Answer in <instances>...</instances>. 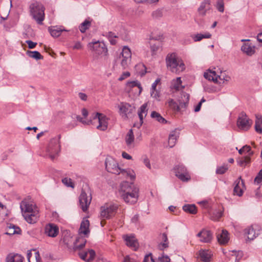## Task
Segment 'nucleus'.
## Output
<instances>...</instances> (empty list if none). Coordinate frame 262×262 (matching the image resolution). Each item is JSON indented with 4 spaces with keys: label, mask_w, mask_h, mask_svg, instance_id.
Masks as SVG:
<instances>
[{
    "label": "nucleus",
    "mask_w": 262,
    "mask_h": 262,
    "mask_svg": "<svg viewBox=\"0 0 262 262\" xmlns=\"http://www.w3.org/2000/svg\"><path fill=\"white\" fill-rule=\"evenodd\" d=\"M91 23L90 21L85 19L79 26V30L81 33H84L91 26Z\"/></svg>",
    "instance_id": "c03bdc74"
},
{
    "label": "nucleus",
    "mask_w": 262,
    "mask_h": 262,
    "mask_svg": "<svg viewBox=\"0 0 262 262\" xmlns=\"http://www.w3.org/2000/svg\"><path fill=\"white\" fill-rule=\"evenodd\" d=\"M212 35L209 32H206L204 34L198 33L191 36L194 42H198L202 40L204 38H210Z\"/></svg>",
    "instance_id": "473e14b6"
},
{
    "label": "nucleus",
    "mask_w": 262,
    "mask_h": 262,
    "mask_svg": "<svg viewBox=\"0 0 262 262\" xmlns=\"http://www.w3.org/2000/svg\"><path fill=\"white\" fill-rule=\"evenodd\" d=\"M219 79L223 83L228 82L230 80V77L226 75L225 72H221L220 75H217V79Z\"/></svg>",
    "instance_id": "09e8293b"
},
{
    "label": "nucleus",
    "mask_w": 262,
    "mask_h": 262,
    "mask_svg": "<svg viewBox=\"0 0 262 262\" xmlns=\"http://www.w3.org/2000/svg\"><path fill=\"white\" fill-rule=\"evenodd\" d=\"M151 16L154 19H159L162 17L163 12L161 9H157L152 12Z\"/></svg>",
    "instance_id": "864d4df0"
},
{
    "label": "nucleus",
    "mask_w": 262,
    "mask_h": 262,
    "mask_svg": "<svg viewBox=\"0 0 262 262\" xmlns=\"http://www.w3.org/2000/svg\"><path fill=\"white\" fill-rule=\"evenodd\" d=\"M25 220L29 224H34L37 222L39 217L38 210H35L31 212H27L23 214Z\"/></svg>",
    "instance_id": "dca6fc26"
},
{
    "label": "nucleus",
    "mask_w": 262,
    "mask_h": 262,
    "mask_svg": "<svg viewBox=\"0 0 262 262\" xmlns=\"http://www.w3.org/2000/svg\"><path fill=\"white\" fill-rule=\"evenodd\" d=\"M93 119H97L99 122V125L97 128L101 130H105L107 128L108 119L105 115L103 114L96 113L94 114Z\"/></svg>",
    "instance_id": "4468645a"
},
{
    "label": "nucleus",
    "mask_w": 262,
    "mask_h": 262,
    "mask_svg": "<svg viewBox=\"0 0 262 262\" xmlns=\"http://www.w3.org/2000/svg\"><path fill=\"white\" fill-rule=\"evenodd\" d=\"M80 257L86 261H91L93 260L95 257V252L92 249L89 250L88 252H82L79 253Z\"/></svg>",
    "instance_id": "4be33fe9"
},
{
    "label": "nucleus",
    "mask_w": 262,
    "mask_h": 262,
    "mask_svg": "<svg viewBox=\"0 0 262 262\" xmlns=\"http://www.w3.org/2000/svg\"><path fill=\"white\" fill-rule=\"evenodd\" d=\"M119 206L113 203H105L100 207V216L101 219L109 220L114 217Z\"/></svg>",
    "instance_id": "20e7f679"
},
{
    "label": "nucleus",
    "mask_w": 262,
    "mask_h": 262,
    "mask_svg": "<svg viewBox=\"0 0 262 262\" xmlns=\"http://www.w3.org/2000/svg\"><path fill=\"white\" fill-rule=\"evenodd\" d=\"M125 140L126 144L128 147L131 148H134L135 147V138L132 129H129L128 133H127L125 138Z\"/></svg>",
    "instance_id": "a878e982"
},
{
    "label": "nucleus",
    "mask_w": 262,
    "mask_h": 262,
    "mask_svg": "<svg viewBox=\"0 0 262 262\" xmlns=\"http://www.w3.org/2000/svg\"><path fill=\"white\" fill-rule=\"evenodd\" d=\"M24 258L18 254H10L6 258V262H23Z\"/></svg>",
    "instance_id": "c85d7f7f"
},
{
    "label": "nucleus",
    "mask_w": 262,
    "mask_h": 262,
    "mask_svg": "<svg viewBox=\"0 0 262 262\" xmlns=\"http://www.w3.org/2000/svg\"><path fill=\"white\" fill-rule=\"evenodd\" d=\"M252 124V121L248 117L245 112H243L239 114L237 121V125L239 128L247 130Z\"/></svg>",
    "instance_id": "0eeeda50"
},
{
    "label": "nucleus",
    "mask_w": 262,
    "mask_h": 262,
    "mask_svg": "<svg viewBox=\"0 0 262 262\" xmlns=\"http://www.w3.org/2000/svg\"><path fill=\"white\" fill-rule=\"evenodd\" d=\"M121 197L129 204H135L138 200L139 189L133 183L123 182L121 184Z\"/></svg>",
    "instance_id": "f257e3e1"
},
{
    "label": "nucleus",
    "mask_w": 262,
    "mask_h": 262,
    "mask_svg": "<svg viewBox=\"0 0 262 262\" xmlns=\"http://www.w3.org/2000/svg\"><path fill=\"white\" fill-rule=\"evenodd\" d=\"M183 96L184 97V102H181L180 100L179 104H178V106L179 107V112L182 109H183V108L185 109L186 107L187 104L188 103V101H189V96L188 94L183 93Z\"/></svg>",
    "instance_id": "58836bf2"
},
{
    "label": "nucleus",
    "mask_w": 262,
    "mask_h": 262,
    "mask_svg": "<svg viewBox=\"0 0 262 262\" xmlns=\"http://www.w3.org/2000/svg\"><path fill=\"white\" fill-rule=\"evenodd\" d=\"M132 59V53L128 47L124 46L118 57V61L122 69H128Z\"/></svg>",
    "instance_id": "39448f33"
},
{
    "label": "nucleus",
    "mask_w": 262,
    "mask_h": 262,
    "mask_svg": "<svg viewBox=\"0 0 262 262\" xmlns=\"http://www.w3.org/2000/svg\"><path fill=\"white\" fill-rule=\"evenodd\" d=\"M170 258L168 256H162L158 258V262H170Z\"/></svg>",
    "instance_id": "338daca9"
},
{
    "label": "nucleus",
    "mask_w": 262,
    "mask_h": 262,
    "mask_svg": "<svg viewBox=\"0 0 262 262\" xmlns=\"http://www.w3.org/2000/svg\"><path fill=\"white\" fill-rule=\"evenodd\" d=\"M60 145L59 141L56 139H52L50 142L47 149L48 155L52 160H54L59 151Z\"/></svg>",
    "instance_id": "1a4fd4ad"
},
{
    "label": "nucleus",
    "mask_w": 262,
    "mask_h": 262,
    "mask_svg": "<svg viewBox=\"0 0 262 262\" xmlns=\"http://www.w3.org/2000/svg\"><path fill=\"white\" fill-rule=\"evenodd\" d=\"M244 234L247 236V238L250 241L255 239L259 234L258 232H256L253 225L248 227L244 230Z\"/></svg>",
    "instance_id": "b1692460"
},
{
    "label": "nucleus",
    "mask_w": 262,
    "mask_h": 262,
    "mask_svg": "<svg viewBox=\"0 0 262 262\" xmlns=\"http://www.w3.org/2000/svg\"><path fill=\"white\" fill-rule=\"evenodd\" d=\"M20 232L21 230L20 228L15 225L11 224L8 228L6 234L9 235H13L14 234H20Z\"/></svg>",
    "instance_id": "4c0bfd02"
},
{
    "label": "nucleus",
    "mask_w": 262,
    "mask_h": 262,
    "mask_svg": "<svg viewBox=\"0 0 262 262\" xmlns=\"http://www.w3.org/2000/svg\"><path fill=\"white\" fill-rule=\"evenodd\" d=\"M62 183L67 187L74 188V185L70 178H65L62 180Z\"/></svg>",
    "instance_id": "6e6d98bb"
},
{
    "label": "nucleus",
    "mask_w": 262,
    "mask_h": 262,
    "mask_svg": "<svg viewBox=\"0 0 262 262\" xmlns=\"http://www.w3.org/2000/svg\"><path fill=\"white\" fill-rule=\"evenodd\" d=\"M130 75V74L129 72H123L121 75L118 78V80L119 81H122L123 80H124L125 79L129 77Z\"/></svg>",
    "instance_id": "69168bd1"
},
{
    "label": "nucleus",
    "mask_w": 262,
    "mask_h": 262,
    "mask_svg": "<svg viewBox=\"0 0 262 262\" xmlns=\"http://www.w3.org/2000/svg\"><path fill=\"white\" fill-rule=\"evenodd\" d=\"M151 117L155 118L160 123L165 124L167 123L166 120H165L159 113L153 111L151 113Z\"/></svg>",
    "instance_id": "79ce46f5"
},
{
    "label": "nucleus",
    "mask_w": 262,
    "mask_h": 262,
    "mask_svg": "<svg viewBox=\"0 0 262 262\" xmlns=\"http://www.w3.org/2000/svg\"><path fill=\"white\" fill-rule=\"evenodd\" d=\"M254 182L257 184H262V169L254 179Z\"/></svg>",
    "instance_id": "bf43d9fd"
},
{
    "label": "nucleus",
    "mask_w": 262,
    "mask_h": 262,
    "mask_svg": "<svg viewBox=\"0 0 262 262\" xmlns=\"http://www.w3.org/2000/svg\"><path fill=\"white\" fill-rule=\"evenodd\" d=\"M232 253L234 254H232V255H235L236 256L235 262H238L239 259L242 257L243 256V252L241 251H233Z\"/></svg>",
    "instance_id": "e2e57ef3"
},
{
    "label": "nucleus",
    "mask_w": 262,
    "mask_h": 262,
    "mask_svg": "<svg viewBox=\"0 0 262 262\" xmlns=\"http://www.w3.org/2000/svg\"><path fill=\"white\" fill-rule=\"evenodd\" d=\"M197 236L200 238V241L203 243H209L212 238V234L209 230L203 229L197 234Z\"/></svg>",
    "instance_id": "6ab92c4d"
},
{
    "label": "nucleus",
    "mask_w": 262,
    "mask_h": 262,
    "mask_svg": "<svg viewBox=\"0 0 262 262\" xmlns=\"http://www.w3.org/2000/svg\"><path fill=\"white\" fill-rule=\"evenodd\" d=\"M48 31L51 35L53 37H59L63 31H67L63 27L61 26H51L48 28Z\"/></svg>",
    "instance_id": "5701e85b"
},
{
    "label": "nucleus",
    "mask_w": 262,
    "mask_h": 262,
    "mask_svg": "<svg viewBox=\"0 0 262 262\" xmlns=\"http://www.w3.org/2000/svg\"><path fill=\"white\" fill-rule=\"evenodd\" d=\"M179 135L180 133L177 129L170 132L168 138V145L170 147H172L174 146Z\"/></svg>",
    "instance_id": "393cba45"
},
{
    "label": "nucleus",
    "mask_w": 262,
    "mask_h": 262,
    "mask_svg": "<svg viewBox=\"0 0 262 262\" xmlns=\"http://www.w3.org/2000/svg\"><path fill=\"white\" fill-rule=\"evenodd\" d=\"M255 131L259 134L262 133V117L261 115H256L254 125Z\"/></svg>",
    "instance_id": "72a5a7b5"
},
{
    "label": "nucleus",
    "mask_w": 262,
    "mask_h": 262,
    "mask_svg": "<svg viewBox=\"0 0 262 262\" xmlns=\"http://www.w3.org/2000/svg\"><path fill=\"white\" fill-rule=\"evenodd\" d=\"M162 239L163 241V243L161 244L162 248H166L168 247V238L166 233H163L162 234Z\"/></svg>",
    "instance_id": "5fc2aeb1"
},
{
    "label": "nucleus",
    "mask_w": 262,
    "mask_h": 262,
    "mask_svg": "<svg viewBox=\"0 0 262 262\" xmlns=\"http://www.w3.org/2000/svg\"><path fill=\"white\" fill-rule=\"evenodd\" d=\"M199 255L201 258V259L205 262H207L209 261L210 258V255L208 253L207 251L205 250H200L199 251Z\"/></svg>",
    "instance_id": "49530a36"
},
{
    "label": "nucleus",
    "mask_w": 262,
    "mask_h": 262,
    "mask_svg": "<svg viewBox=\"0 0 262 262\" xmlns=\"http://www.w3.org/2000/svg\"><path fill=\"white\" fill-rule=\"evenodd\" d=\"M27 54L29 57L35 59L36 60L42 59L43 58L40 53L36 51H28L27 52Z\"/></svg>",
    "instance_id": "37998d69"
},
{
    "label": "nucleus",
    "mask_w": 262,
    "mask_h": 262,
    "mask_svg": "<svg viewBox=\"0 0 262 262\" xmlns=\"http://www.w3.org/2000/svg\"><path fill=\"white\" fill-rule=\"evenodd\" d=\"M86 240L83 238H77L73 243V249L75 251L82 249L85 245Z\"/></svg>",
    "instance_id": "2f4dec72"
},
{
    "label": "nucleus",
    "mask_w": 262,
    "mask_h": 262,
    "mask_svg": "<svg viewBox=\"0 0 262 262\" xmlns=\"http://www.w3.org/2000/svg\"><path fill=\"white\" fill-rule=\"evenodd\" d=\"M119 113L123 119H127L135 111V107L126 102H121L118 106Z\"/></svg>",
    "instance_id": "423d86ee"
},
{
    "label": "nucleus",
    "mask_w": 262,
    "mask_h": 262,
    "mask_svg": "<svg viewBox=\"0 0 262 262\" xmlns=\"http://www.w3.org/2000/svg\"><path fill=\"white\" fill-rule=\"evenodd\" d=\"M228 169V166L227 164L217 167L216 173L218 174H223L225 173Z\"/></svg>",
    "instance_id": "8fccbe9b"
},
{
    "label": "nucleus",
    "mask_w": 262,
    "mask_h": 262,
    "mask_svg": "<svg viewBox=\"0 0 262 262\" xmlns=\"http://www.w3.org/2000/svg\"><path fill=\"white\" fill-rule=\"evenodd\" d=\"M176 176L183 182H187L190 179L186 168L183 165H178L174 168Z\"/></svg>",
    "instance_id": "9d476101"
},
{
    "label": "nucleus",
    "mask_w": 262,
    "mask_h": 262,
    "mask_svg": "<svg viewBox=\"0 0 262 262\" xmlns=\"http://www.w3.org/2000/svg\"><path fill=\"white\" fill-rule=\"evenodd\" d=\"M45 10L43 5L39 2H33L29 6L30 15L39 25L42 24L45 19Z\"/></svg>",
    "instance_id": "7ed1b4c3"
},
{
    "label": "nucleus",
    "mask_w": 262,
    "mask_h": 262,
    "mask_svg": "<svg viewBox=\"0 0 262 262\" xmlns=\"http://www.w3.org/2000/svg\"><path fill=\"white\" fill-rule=\"evenodd\" d=\"M105 168L106 170L111 173L116 174L120 171V167L118 163L112 157H107L105 162Z\"/></svg>",
    "instance_id": "f8f14e48"
},
{
    "label": "nucleus",
    "mask_w": 262,
    "mask_h": 262,
    "mask_svg": "<svg viewBox=\"0 0 262 262\" xmlns=\"http://www.w3.org/2000/svg\"><path fill=\"white\" fill-rule=\"evenodd\" d=\"M26 43L28 45V47L30 49H33L37 45L36 42H33L31 40H28L26 41Z\"/></svg>",
    "instance_id": "774afa93"
},
{
    "label": "nucleus",
    "mask_w": 262,
    "mask_h": 262,
    "mask_svg": "<svg viewBox=\"0 0 262 262\" xmlns=\"http://www.w3.org/2000/svg\"><path fill=\"white\" fill-rule=\"evenodd\" d=\"M241 50L248 55H252L255 52V47L249 43H245L242 46Z\"/></svg>",
    "instance_id": "c756f323"
},
{
    "label": "nucleus",
    "mask_w": 262,
    "mask_h": 262,
    "mask_svg": "<svg viewBox=\"0 0 262 262\" xmlns=\"http://www.w3.org/2000/svg\"><path fill=\"white\" fill-rule=\"evenodd\" d=\"M183 209L185 212L192 214H195L197 212L196 207L193 204L185 205L183 207Z\"/></svg>",
    "instance_id": "c9c22d12"
},
{
    "label": "nucleus",
    "mask_w": 262,
    "mask_h": 262,
    "mask_svg": "<svg viewBox=\"0 0 262 262\" xmlns=\"http://www.w3.org/2000/svg\"><path fill=\"white\" fill-rule=\"evenodd\" d=\"M147 103H145L142 105L139 108L138 115L140 119V126L143 123V119L146 116L148 112Z\"/></svg>",
    "instance_id": "bb28decb"
},
{
    "label": "nucleus",
    "mask_w": 262,
    "mask_h": 262,
    "mask_svg": "<svg viewBox=\"0 0 262 262\" xmlns=\"http://www.w3.org/2000/svg\"><path fill=\"white\" fill-rule=\"evenodd\" d=\"M222 215L223 212L222 211L216 210L213 211V212L212 213L211 216V219L214 221H217L222 216Z\"/></svg>",
    "instance_id": "de8ad7c7"
},
{
    "label": "nucleus",
    "mask_w": 262,
    "mask_h": 262,
    "mask_svg": "<svg viewBox=\"0 0 262 262\" xmlns=\"http://www.w3.org/2000/svg\"><path fill=\"white\" fill-rule=\"evenodd\" d=\"M216 9L219 11L223 12L224 11V4L223 0H219L216 4Z\"/></svg>",
    "instance_id": "4d7b16f0"
},
{
    "label": "nucleus",
    "mask_w": 262,
    "mask_h": 262,
    "mask_svg": "<svg viewBox=\"0 0 262 262\" xmlns=\"http://www.w3.org/2000/svg\"><path fill=\"white\" fill-rule=\"evenodd\" d=\"M172 88L176 91H179L184 88V86L182 84L181 77H178L176 79L172 81Z\"/></svg>",
    "instance_id": "e433bc0d"
},
{
    "label": "nucleus",
    "mask_w": 262,
    "mask_h": 262,
    "mask_svg": "<svg viewBox=\"0 0 262 262\" xmlns=\"http://www.w3.org/2000/svg\"><path fill=\"white\" fill-rule=\"evenodd\" d=\"M217 238L221 244L225 245L227 243L229 239L227 231L223 230L221 233L217 234Z\"/></svg>",
    "instance_id": "cd10ccee"
},
{
    "label": "nucleus",
    "mask_w": 262,
    "mask_h": 262,
    "mask_svg": "<svg viewBox=\"0 0 262 262\" xmlns=\"http://www.w3.org/2000/svg\"><path fill=\"white\" fill-rule=\"evenodd\" d=\"M120 176V178L121 179L128 178L132 181H134L136 178V174L134 170L130 169H123L120 168V171H118V173H116Z\"/></svg>",
    "instance_id": "aec40b11"
},
{
    "label": "nucleus",
    "mask_w": 262,
    "mask_h": 262,
    "mask_svg": "<svg viewBox=\"0 0 262 262\" xmlns=\"http://www.w3.org/2000/svg\"><path fill=\"white\" fill-rule=\"evenodd\" d=\"M167 104L168 106L174 112H179V107L178 106V103L174 101L172 99H169L167 101Z\"/></svg>",
    "instance_id": "a18cd8bd"
},
{
    "label": "nucleus",
    "mask_w": 262,
    "mask_h": 262,
    "mask_svg": "<svg viewBox=\"0 0 262 262\" xmlns=\"http://www.w3.org/2000/svg\"><path fill=\"white\" fill-rule=\"evenodd\" d=\"M212 6L210 0H204L202 1L198 8V15L201 17L210 14L212 12Z\"/></svg>",
    "instance_id": "9b49d317"
},
{
    "label": "nucleus",
    "mask_w": 262,
    "mask_h": 262,
    "mask_svg": "<svg viewBox=\"0 0 262 262\" xmlns=\"http://www.w3.org/2000/svg\"><path fill=\"white\" fill-rule=\"evenodd\" d=\"M243 149H244V152L247 153V156H249L251 157L253 155V151L251 150V148L250 146L245 145L243 146Z\"/></svg>",
    "instance_id": "680f3d73"
},
{
    "label": "nucleus",
    "mask_w": 262,
    "mask_h": 262,
    "mask_svg": "<svg viewBox=\"0 0 262 262\" xmlns=\"http://www.w3.org/2000/svg\"><path fill=\"white\" fill-rule=\"evenodd\" d=\"M59 232L58 227L54 224H47L45 228V233L48 236L56 237Z\"/></svg>",
    "instance_id": "f3484780"
},
{
    "label": "nucleus",
    "mask_w": 262,
    "mask_h": 262,
    "mask_svg": "<svg viewBox=\"0 0 262 262\" xmlns=\"http://www.w3.org/2000/svg\"><path fill=\"white\" fill-rule=\"evenodd\" d=\"M20 207L23 214L27 212H31L35 210H38L30 199H25L23 200L20 203Z\"/></svg>",
    "instance_id": "ddd939ff"
},
{
    "label": "nucleus",
    "mask_w": 262,
    "mask_h": 262,
    "mask_svg": "<svg viewBox=\"0 0 262 262\" xmlns=\"http://www.w3.org/2000/svg\"><path fill=\"white\" fill-rule=\"evenodd\" d=\"M91 200V196H88L87 194L82 190L79 197V206L83 212H85L88 210Z\"/></svg>",
    "instance_id": "2eb2a0df"
},
{
    "label": "nucleus",
    "mask_w": 262,
    "mask_h": 262,
    "mask_svg": "<svg viewBox=\"0 0 262 262\" xmlns=\"http://www.w3.org/2000/svg\"><path fill=\"white\" fill-rule=\"evenodd\" d=\"M204 77L208 80H211L213 81H217V74H216L215 71L211 70H208L204 74Z\"/></svg>",
    "instance_id": "7c9ffc66"
},
{
    "label": "nucleus",
    "mask_w": 262,
    "mask_h": 262,
    "mask_svg": "<svg viewBox=\"0 0 262 262\" xmlns=\"http://www.w3.org/2000/svg\"><path fill=\"white\" fill-rule=\"evenodd\" d=\"M237 162L239 166L245 167L250 163L251 158L249 156H246L237 160Z\"/></svg>",
    "instance_id": "a19ab883"
},
{
    "label": "nucleus",
    "mask_w": 262,
    "mask_h": 262,
    "mask_svg": "<svg viewBox=\"0 0 262 262\" xmlns=\"http://www.w3.org/2000/svg\"><path fill=\"white\" fill-rule=\"evenodd\" d=\"M143 262H155L151 253L145 256Z\"/></svg>",
    "instance_id": "0e129e2a"
},
{
    "label": "nucleus",
    "mask_w": 262,
    "mask_h": 262,
    "mask_svg": "<svg viewBox=\"0 0 262 262\" xmlns=\"http://www.w3.org/2000/svg\"><path fill=\"white\" fill-rule=\"evenodd\" d=\"M143 162L145 165L149 169H151V165L150 163V161L147 156L144 155L142 157Z\"/></svg>",
    "instance_id": "052dcab7"
},
{
    "label": "nucleus",
    "mask_w": 262,
    "mask_h": 262,
    "mask_svg": "<svg viewBox=\"0 0 262 262\" xmlns=\"http://www.w3.org/2000/svg\"><path fill=\"white\" fill-rule=\"evenodd\" d=\"M88 48L97 55L105 54L107 49L105 44L99 41H95L89 43Z\"/></svg>",
    "instance_id": "6e6552de"
},
{
    "label": "nucleus",
    "mask_w": 262,
    "mask_h": 262,
    "mask_svg": "<svg viewBox=\"0 0 262 262\" xmlns=\"http://www.w3.org/2000/svg\"><path fill=\"white\" fill-rule=\"evenodd\" d=\"M135 69L139 75L142 76L146 73V68L142 63H139L135 66Z\"/></svg>",
    "instance_id": "ea45409f"
},
{
    "label": "nucleus",
    "mask_w": 262,
    "mask_h": 262,
    "mask_svg": "<svg viewBox=\"0 0 262 262\" xmlns=\"http://www.w3.org/2000/svg\"><path fill=\"white\" fill-rule=\"evenodd\" d=\"M151 96L157 100H160V93L156 90H151L150 92Z\"/></svg>",
    "instance_id": "13d9d810"
},
{
    "label": "nucleus",
    "mask_w": 262,
    "mask_h": 262,
    "mask_svg": "<svg viewBox=\"0 0 262 262\" xmlns=\"http://www.w3.org/2000/svg\"><path fill=\"white\" fill-rule=\"evenodd\" d=\"M160 47L159 42L156 43H151L150 45V49L151 52V55H155L157 54V51L159 50Z\"/></svg>",
    "instance_id": "3c124183"
},
{
    "label": "nucleus",
    "mask_w": 262,
    "mask_h": 262,
    "mask_svg": "<svg viewBox=\"0 0 262 262\" xmlns=\"http://www.w3.org/2000/svg\"><path fill=\"white\" fill-rule=\"evenodd\" d=\"M127 85L130 87H136L137 86L139 89V93H140L142 91V87L140 83L138 81H133L128 82L127 83Z\"/></svg>",
    "instance_id": "603ef678"
},
{
    "label": "nucleus",
    "mask_w": 262,
    "mask_h": 262,
    "mask_svg": "<svg viewBox=\"0 0 262 262\" xmlns=\"http://www.w3.org/2000/svg\"><path fill=\"white\" fill-rule=\"evenodd\" d=\"M167 68L172 73L179 74L185 69L183 60L178 57L176 53L168 54L166 57Z\"/></svg>",
    "instance_id": "f03ea898"
},
{
    "label": "nucleus",
    "mask_w": 262,
    "mask_h": 262,
    "mask_svg": "<svg viewBox=\"0 0 262 262\" xmlns=\"http://www.w3.org/2000/svg\"><path fill=\"white\" fill-rule=\"evenodd\" d=\"M234 184L235 186L233 190L234 194L239 196H242L243 193L245 184L243 180L242 179L241 177L235 181Z\"/></svg>",
    "instance_id": "a211bd4d"
},
{
    "label": "nucleus",
    "mask_w": 262,
    "mask_h": 262,
    "mask_svg": "<svg viewBox=\"0 0 262 262\" xmlns=\"http://www.w3.org/2000/svg\"><path fill=\"white\" fill-rule=\"evenodd\" d=\"M124 239L127 246L133 248L134 250H136L138 249L139 244L134 235H125L124 236Z\"/></svg>",
    "instance_id": "412c9836"
},
{
    "label": "nucleus",
    "mask_w": 262,
    "mask_h": 262,
    "mask_svg": "<svg viewBox=\"0 0 262 262\" xmlns=\"http://www.w3.org/2000/svg\"><path fill=\"white\" fill-rule=\"evenodd\" d=\"M89 226L90 222L88 220H83L80 225V227L79 229L80 232L81 233H83L84 234H86L89 233Z\"/></svg>",
    "instance_id": "f704fd0d"
}]
</instances>
